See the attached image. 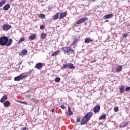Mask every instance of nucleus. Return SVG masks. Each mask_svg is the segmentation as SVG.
Returning <instances> with one entry per match:
<instances>
[{
    "instance_id": "nucleus-1",
    "label": "nucleus",
    "mask_w": 130,
    "mask_h": 130,
    "mask_svg": "<svg viewBox=\"0 0 130 130\" xmlns=\"http://www.w3.org/2000/svg\"><path fill=\"white\" fill-rule=\"evenodd\" d=\"M13 43V39L9 40V37L4 36L0 38V45L1 46H7V47L12 45Z\"/></svg>"
},
{
    "instance_id": "nucleus-2",
    "label": "nucleus",
    "mask_w": 130,
    "mask_h": 130,
    "mask_svg": "<svg viewBox=\"0 0 130 130\" xmlns=\"http://www.w3.org/2000/svg\"><path fill=\"white\" fill-rule=\"evenodd\" d=\"M92 116H93V113L91 112L86 114L81 120V125H84V124H86L87 121H89V120L91 119V117H92Z\"/></svg>"
},
{
    "instance_id": "nucleus-3",
    "label": "nucleus",
    "mask_w": 130,
    "mask_h": 130,
    "mask_svg": "<svg viewBox=\"0 0 130 130\" xmlns=\"http://www.w3.org/2000/svg\"><path fill=\"white\" fill-rule=\"evenodd\" d=\"M62 51H63V52H66L67 53H73L75 52V50L69 47H63L62 48Z\"/></svg>"
},
{
    "instance_id": "nucleus-4",
    "label": "nucleus",
    "mask_w": 130,
    "mask_h": 130,
    "mask_svg": "<svg viewBox=\"0 0 130 130\" xmlns=\"http://www.w3.org/2000/svg\"><path fill=\"white\" fill-rule=\"evenodd\" d=\"M67 68H68V69L70 70H74V69H75L76 67H75L73 63H69L63 65V67L61 68V70H64V69H67Z\"/></svg>"
},
{
    "instance_id": "nucleus-5",
    "label": "nucleus",
    "mask_w": 130,
    "mask_h": 130,
    "mask_svg": "<svg viewBox=\"0 0 130 130\" xmlns=\"http://www.w3.org/2000/svg\"><path fill=\"white\" fill-rule=\"evenodd\" d=\"M27 76L23 74H21L19 76L16 77L14 78V81H21V80H23V79H25L26 78Z\"/></svg>"
},
{
    "instance_id": "nucleus-6",
    "label": "nucleus",
    "mask_w": 130,
    "mask_h": 130,
    "mask_svg": "<svg viewBox=\"0 0 130 130\" xmlns=\"http://www.w3.org/2000/svg\"><path fill=\"white\" fill-rule=\"evenodd\" d=\"M4 31H9L12 28V25L8 24H4L2 26Z\"/></svg>"
},
{
    "instance_id": "nucleus-7",
    "label": "nucleus",
    "mask_w": 130,
    "mask_h": 130,
    "mask_svg": "<svg viewBox=\"0 0 130 130\" xmlns=\"http://www.w3.org/2000/svg\"><path fill=\"white\" fill-rule=\"evenodd\" d=\"M88 19V18L87 17H83L81 19H80L76 23V24L77 25H79L80 24H82V23H84V22H85L87 19Z\"/></svg>"
},
{
    "instance_id": "nucleus-8",
    "label": "nucleus",
    "mask_w": 130,
    "mask_h": 130,
    "mask_svg": "<svg viewBox=\"0 0 130 130\" xmlns=\"http://www.w3.org/2000/svg\"><path fill=\"white\" fill-rule=\"evenodd\" d=\"M11 8V5L10 4H7L3 7V10L4 11H9V9Z\"/></svg>"
},
{
    "instance_id": "nucleus-9",
    "label": "nucleus",
    "mask_w": 130,
    "mask_h": 130,
    "mask_svg": "<svg viewBox=\"0 0 130 130\" xmlns=\"http://www.w3.org/2000/svg\"><path fill=\"white\" fill-rule=\"evenodd\" d=\"M6 100H8V95H4L1 99L0 102L1 103H4V102H6Z\"/></svg>"
},
{
    "instance_id": "nucleus-10",
    "label": "nucleus",
    "mask_w": 130,
    "mask_h": 130,
    "mask_svg": "<svg viewBox=\"0 0 130 130\" xmlns=\"http://www.w3.org/2000/svg\"><path fill=\"white\" fill-rule=\"evenodd\" d=\"M93 41H94V39L87 38L85 39L84 42L85 43H91V42H93Z\"/></svg>"
},
{
    "instance_id": "nucleus-11",
    "label": "nucleus",
    "mask_w": 130,
    "mask_h": 130,
    "mask_svg": "<svg viewBox=\"0 0 130 130\" xmlns=\"http://www.w3.org/2000/svg\"><path fill=\"white\" fill-rule=\"evenodd\" d=\"M113 17V14H107L105 15L104 18L105 20H108V19H111Z\"/></svg>"
},
{
    "instance_id": "nucleus-12",
    "label": "nucleus",
    "mask_w": 130,
    "mask_h": 130,
    "mask_svg": "<svg viewBox=\"0 0 130 130\" xmlns=\"http://www.w3.org/2000/svg\"><path fill=\"white\" fill-rule=\"evenodd\" d=\"M100 110V106H96L95 107H94L93 109V111L94 113H97V112H98V111H99Z\"/></svg>"
},
{
    "instance_id": "nucleus-13",
    "label": "nucleus",
    "mask_w": 130,
    "mask_h": 130,
    "mask_svg": "<svg viewBox=\"0 0 130 130\" xmlns=\"http://www.w3.org/2000/svg\"><path fill=\"white\" fill-rule=\"evenodd\" d=\"M66 115H69V116H71V115H73V112L71 111V107H68V112H66Z\"/></svg>"
},
{
    "instance_id": "nucleus-14",
    "label": "nucleus",
    "mask_w": 130,
    "mask_h": 130,
    "mask_svg": "<svg viewBox=\"0 0 130 130\" xmlns=\"http://www.w3.org/2000/svg\"><path fill=\"white\" fill-rule=\"evenodd\" d=\"M42 66H43L42 63H38L36 64L35 68L38 70H40V69L42 68Z\"/></svg>"
},
{
    "instance_id": "nucleus-15",
    "label": "nucleus",
    "mask_w": 130,
    "mask_h": 130,
    "mask_svg": "<svg viewBox=\"0 0 130 130\" xmlns=\"http://www.w3.org/2000/svg\"><path fill=\"white\" fill-rule=\"evenodd\" d=\"M121 71H122V66L119 65L117 67L116 69V72H117V73H119L120 72H121Z\"/></svg>"
},
{
    "instance_id": "nucleus-16",
    "label": "nucleus",
    "mask_w": 130,
    "mask_h": 130,
    "mask_svg": "<svg viewBox=\"0 0 130 130\" xmlns=\"http://www.w3.org/2000/svg\"><path fill=\"white\" fill-rule=\"evenodd\" d=\"M3 104L5 106V107H9V106H10V105H11V103H10V101H6L4 102Z\"/></svg>"
},
{
    "instance_id": "nucleus-17",
    "label": "nucleus",
    "mask_w": 130,
    "mask_h": 130,
    "mask_svg": "<svg viewBox=\"0 0 130 130\" xmlns=\"http://www.w3.org/2000/svg\"><path fill=\"white\" fill-rule=\"evenodd\" d=\"M28 39L30 41L34 40V39H36V35L32 34L28 37Z\"/></svg>"
},
{
    "instance_id": "nucleus-18",
    "label": "nucleus",
    "mask_w": 130,
    "mask_h": 130,
    "mask_svg": "<svg viewBox=\"0 0 130 130\" xmlns=\"http://www.w3.org/2000/svg\"><path fill=\"white\" fill-rule=\"evenodd\" d=\"M66 16H67V12L61 13L59 16V19H63Z\"/></svg>"
},
{
    "instance_id": "nucleus-19",
    "label": "nucleus",
    "mask_w": 130,
    "mask_h": 130,
    "mask_svg": "<svg viewBox=\"0 0 130 130\" xmlns=\"http://www.w3.org/2000/svg\"><path fill=\"white\" fill-rule=\"evenodd\" d=\"M58 17H59V13H57L52 17V20H57V19H58Z\"/></svg>"
},
{
    "instance_id": "nucleus-20",
    "label": "nucleus",
    "mask_w": 130,
    "mask_h": 130,
    "mask_svg": "<svg viewBox=\"0 0 130 130\" xmlns=\"http://www.w3.org/2000/svg\"><path fill=\"white\" fill-rule=\"evenodd\" d=\"M47 37V35H46L45 33H42L41 35V39H45V38Z\"/></svg>"
},
{
    "instance_id": "nucleus-21",
    "label": "nucleus",
    "mask_w": 130,
    "mask_h": 130,
    "mask_svg": "<svg viewBox=\"0 0 130 130\" xmlns=\"http://www.w3.org/2000/svg\"><path fill=\"white\" fill-rule=\"evenodd\" d=\"M6 4V0H2L0 2V8H2Z\"/></svg>"
},
{
    "instance_id": "nucleus-22",
    "label": "nucleus",
    "mask_w": 130,
    "mask_h": 130,
    "mask_svg": "<svg viewBox=\"0 0 130 130\" xmlns=\"http://www.w3.org/2000/svg\"><path fill=\"white\" fill-rule=\"evenodd\" d=\"M28 53V51L27 50L24 49L22 50V52L20 53V54H23V55H26Z\"/></svg>"
},
{
    "instance_id": "nucleus-23",
    "label": "nucleus",
    "mask_w": 130,
    "mask_h": 130,
    "mask_svg": "<svg viewBox=\"0 0 130 130\" xmlns=\"http://www.w3.org/2000/svg\"><path fill=\"white\" fill-rule=\"evenodd\" d=\"M59 53V50L55 51L52 54L51 56H56Z\"/></svg>"
},
{
    "instance_id": "nucleus-24",
    "label": "nucleus",
    "mask_w": 130,
    "mask_h": 130,
    "mask_svg": "<svg viewBox=\"0 0 130 130\" xmlns=\"http://www.w3.org/2000/svg\"><path fill=\"white\" fill-rule=\"evenodd\" d=\"M120 93H123L124 92V86H121L119 89Z\"/></svg>"
},
{
    "instance_id": "nucleus-25",
    "label": "nucleus",
    "mask_w": 130,
    "mask_h": 130,
    "mask_svg": "<svg viewBox=\"0 0 130 130\" xmlns=\"http://www.w3.org/2000/svg\"><path fill=\"white\" fill-rule=\"evenodd\" d=\"M106 118V114H104L101 115L100 117H99V120H102V119H105Z\"/></svg>"
},
{
    "instance_id": "nucleus-26",
    "label": "nucleus",
    "mask_w": 130,
    "mask_h": 130,
    "mask_svg": "<svg viewBox=\"0 0 130 130\" xmlns=\"http://www.w3.org/2000/svg\"><path fill=\"white\" fill-rule=\"evenodd\" d=\"M23 41H25V38L24 37H22L21 38L19 41L18 42V44H20V43H21V42H23Z\"/></svg>"
},
{
    "instance_id": "nucleus-27",
    "label": "nucleus",
    "mask_w": 130,
    "mask_h": 130,
    "mask_svg": "<svg viewBox=\"0 0 130 130\" xmlns=\"http://www.w3.org/2000/svg\"><path fill=\"white\" fill-rule=\"evenodd\" d=\"M78 40L77 39H75L73 40V44H72V45H75L76 44V43H77V42H78Z\"/></svg>"
},
{
    "instance_id": "nucleus-28",
    "label": "nucleus",
    "mask_w": 130,
    "mask_h": 130,
    "mask_svg": "<svg viewBox=\"0 0 130 130\" xmlns=\"http://www.w3.org/2000/svg\"><path fill=\"white\" fill-rule=\"evenodd\" d=\"M39 17L42 18V19H45V15L43 14H40Z\"/></svg>"
},
{
    "instance_id": "nucleus-29",
    "label": "nucleus",
    "mask_w": 130,
    "mask_h": 130,
    "mask_svg": "<svg viewBox=\"0 0 130 130\" xmlns=\"http://www.w3.org/2000/svg\"><path fill=\"white\" fill-rule=\"evenodd\" d=\"M60 78L59 77H57L55 79V82H60Z\"/></svg>"
},
{
    "instance_id": "nucleus-30",
    "label": "nucleus",
    "mask_w": 130,
    "mask_h": 130,
    "mask_svg": "<svg viewBox=\"0 0 130 130\" xmlns=\"http://www.w3.org/2000/svg\"><path fill=\"white\" fill-rule=\"evenodd\" d=\"M128 125V122H126L122 124V127H125V126H127Z\"/></svg>"
},
{
    "instance_id": "nucleus-31",
    "label": "nucleus",
    "mask_w": 130,
    "mask_h": 130,
    "mask_svg": "<svg viewBox=\"0 0 130 130\" xmlns=\"http://www.w3.org/2000/svg\"><path fill=\"white\" fill-rule=\"evenodd\" d=\"M32 101H33V102H34L35 103H38V100L36 99H32Z\"/></svg>"
},
{
    "instance_id": "nucleus-32",
    "label": "nucleus",
    "mask_w": 130,
    "mask_h": 130,
    "mask_svg": "<svg viewBox=\"0 0 130 130\" xmlns=\"http://www.w3.org/2000/svg\"><path fill=\"white\" fill-rule=\"evenodd\" d=\"M114 111H115V112H117V111H118V108L117 107H115L114 108Z\"/></svg>"
},
{
    "instance_id": "nucleus-33",
    "label": "nucleus",
    "mask_w": 130,
    "mask_h": 130,
    "mask_svg": "<svg viewBox=\"0 0 130 130\" xmlns=\"http://www.w3.org/2000/svg\"><path fill=\"white\" fill-rule=\"evenodd\" d=\"M128 34H124L123 35V38H126V37H127Z\"/></svg>"
},
{
    "instance_id": "nucleus-34",
    "label": "nucleus",
    "mask_w": 130,
    "mask_h": 130,
    "mask_svg": "<svg viewBox=\"0 0 130 130\" xmlns=\"http://www.w3.org/2000/svg\"><path fill=\"white\" fill-rule=\"evenodd\" d=\"M129 90H130V87H126L125 91L126 92H127L128 91H129Z\"/></svg>"
},
{
    "instance_id": "nucleus-35",
    "label": "nucleus",
    "mask_w": 130,
    "mask_h": 130,
    "mask_svg": "<svg viewBox=\"0 0 130 130\" xmlns=\"http://www.w3.org/2000/svg\"><path fill=\"white\" fill-rule=\"evenodd\" d=\"M40 29H41V30H43V29H45V27L44 26V25H42L40 26Z\"/></svg>"
},
{
    "instance_id": "nucleus-36",
    "label": "nucleus",
    "mask_w": 130,
    "mask_h": 130,
    "mask_svg": "<svg viewBox=\"0 0 130 130\" xmlns=\"http://www.w3.org/2000/svg\"><path fill=\"white\" fill-rule=\"evenodd\" d=\"M19 103H21V104H25V105H27V103L25 102L20 101Z\"/></svg>"
},
{
    "instance_id": "nucleus-37",
    "label": "nucleus",
    "mask_w": 130,
    "mask_h": 130,
    "mask_svg": "<svg viewBox=\"0 0 130 130\" xmlns=\"http://www.w3.org/2000/svg\"><path fill=\"white\" fill-rule=\"evenodd\" d=\"M60 107L62 109H66V107L63 105H61Z\"/></svg>"
},
{
    "instance_id": "nucleus-38",
    "label": "nucleus",
    "mask_w": 130,
    "mask_h": 130,
    "mask_svg": "<svg viewBox=\"0 0 130 130\" xmlns=\"http://www.w3.org/2000/svg\"><path fill=\"white\" fill-rule=\"evenodd\" d=\"M81 121V118L80 117L77 118V122H80Z\"/></svg>"
},
{
    "instance_id": "nucleus-39",
    "label": "nucleus",
    "mask_w": 130,
    "mask_h": 130,
    "mask_svg": "<svg viewBox=\"0 0 130 130\" xmlns=\"http://www.w3.org/2000/svg\"><path fill=\"white\" fill-rule=\"evenodd\" d=\"M90 3H94V2H96V0H89Z\"/></svg>"
},
{
    "instance_id": "nucleus-40",
    "label": "nucleus",
    "mask_w": 130,
    "mask_h": 130,
    "mask_svg": "<svg viewBox=\"0 0 130 130\" xmlns=\"http://www.w3.org/2000/svg\"><path fill=\"white\" fill-rule=\"evenodd\" d=\"M22 129H23V130H26V129H27V127H23V128H22Z\"/></svg>"
},
{
    "instance_id": "nucleus-41",
    "label": "nucleus",
    "mask_w": 130,
    "mask_h": 130,
    "mask_svg": "<svg viewBox=\"0 0 130 130\" xmlns=\"http://www.w3.org/2000/svg\"><path fill=\"white\" fill-rule=\"evenodd\" d=\"M27 97H28V98H31V94L27 95Z\"/></svg>"
},
{
    "instance_id": "nucleus-42",
    "label": "nucleus",
    "mask_w": 130,
    "mask_h": 130,
    "mask_svg": "<svg viewBox=\"0 0 130 130\" xmlns=\"http://www.w3.org/2000/svg\"><path fill=\"white\" fill-rule=\"evenodd\" d=\"M21 64H22V62H20L19 63H18V66H20Z\"/></svg>"
},
{
    "instance_id": "nucleus-43",
    "label": "nucleus",
    "mask_w": 130,
    "mask_h": 130,
    "mask_svg": "<svg viewBox=\"0 0 130 130\" xmlns=\"http://www.w3.org/2000/svg\"><path fill=\"white\" fill-rule=\"evenodd\" d=\"M51 112H54V109H53L51 110Z\"/></svg>"
},
{
    "instance_id": "nucleus-44",
    "label": "nucleus",
    "mask_w": 130,
    "mask_h": 130,
    "mask_svg": "<svg viewBox=\"0 0 130 130\" xmlns=\"http://www.w3.org/2000/svg\"><path fill=\"white\" fill-rule=\"evenodd\" d=\"M120 127H122V125H120Z\"/></svg>"
},
{
    "instance_id": "nucleus-45",
    "label": "nucleus",
    "mask_w": 130,
    "mask_h": 130,
    "mask_svg": "<svg viewBox=\"0 0 130 130\" xmlns=\"http://www.w3.org/2000/svg\"><path fill=\"white\" fill-rule=\"evenodd\" d=\"M106 22H109V20H107Z\"/></svg>"
},
{
    "instance_id": "nucleus-46",
    "label": "nucleus",
    "mask_w": 130,
    "mask_h": 130,
    "mask_svg": "<svg viewBox=\"0 0 130 130\" xmlns=\"http://www.w3.org/2000/svg\"><path fill=\"white\" fill-rule=\"evenodd\" d=\"M0 118H1V117H0Z\"/></svg>"
}]
</instances>
